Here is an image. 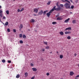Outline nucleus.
<instances>
[{
	"instance_id": "nucleus-31",
	"label": "nucleus",
	"mask_w": 79,
	"mask_h": 79,
	"mask_svg": "<svg viewBox=\"0 0 79 79\" xmlns=\"http://www.w3.org/2000/svg\"><path fill=\"white\" fill-rule=\"evenodd\" d=\"M44 43L45 45H47L48 43L47 42H44Z\"/></svg>"
},
{
	"instance_id": "nucleus-54",
	"label": "nucleus",
	"mask_w": 79,
	"mask_h": 79,
	"mask_svg": "<svg viewBox=\"0 0 79 79\" xmlns=\"http://www.w3.org/2000/svg\"><path fill=\"white\" fill-rule=\"evenodd\" d=\"M50 53H52V52H50Z\"/></svg>"
},
{
	"instance_id": "nucleus-2",
	"label": "nucleus",
	"mask_w": 79,
	"mask_h": 79,
	"mask_svg": "<svg viewBox=\"0 0 79 79\" xmlns=\"http://www.w3.org/2000/svg\"><path fill=\"white\" fill-rule=\"evenodd\" d=\"M52 10H53V11H54V10H56V11H59L61 10V7H59L58 8L56 9V6H54Z\"/></svg>"
},
{
	"instance_id": "nucleus-45",
	"label": "nucleus",
	"mask_w": 79,
	"mask_h": 79,
	"mask_svg": "<svg viewBox=\"0 0 79 79\" xmlns=\"http://www.w3.org/2000/svg\"><path fill=\"white\" fill-rule=\"evenodd\" d=\"M74 56H76L77 55V54H76V53H75V54H74Z\"/></svg>"
},
{
	"instance_id": "nucleus-58",
	"label": "nucleus",
	"mask_w": 79,
	"mask_h": 79,
	"mask_svg": "<svg viewBox=\"0 0 79 79\" xmlns=\"http://www.w3.org/2000/svg\"><path fill=\"white\" fill-rule=\"evenodd\" d=\"M75 79H78V78H75Z\"/></svg>"
},
{
	"instance_id": "nucleus-10",
	"label": "nucleus",
	"mask_w": 79,
	"mask_h": 79,
	"mask_svg": "<svg viewBox=\"0 0 79 79\" xmlns=\"http://www.w3.org/2000/svg\"><path fill=\"white\" fill-rule=\"evenodd\" d=\"M67 30H71V27L67 28L65 30V31H67Z\"/></svg>"
},
{
	"instance_id": "nucleus-14",
	"label": "nucleus",
	"mask_w": 79,
	"mask_h": 79,
	"mask_svg": "<svg viewBox=\"0 0 79 79\" xmlns=\"http://www.w3.org/2000/svg\"><path fill=\"white\" fill-rule=\"evenodd\" d=\"M59 34L61 35H63V34H64V33H63V31H60L59 32Z\"/></svg>"
},
{
	"instance_id": "nucleus-3",
	"label": "nucleus",
	"mask_w": 79,
	"mask_h": 79,
	"mask_svg": "<svg viewBox=\"0 0 79 79\" xmlns=\"http://www.w3.org/2000/svg\"><path fill=\"white\" fill-rule=\"evenodd\" d=\"M53 11V9H52L50 10V11L48 13H47L46 14V15H47L48 17V18L50 17V15H51V13H52Z\"/></svg>"
},
{
	"instance_id": "nucleus-49",
	"label": "nucleus",
	"mask_w": 79,
	"mask_h": 79,
	"mask_svg": "<svg viewBox=\"0 0 79 79\" xmlns=\"http://www.w3.org/2000/svg\"><path fill=\"white\" fill-rule=\"evenodd\" d=\"M67 2H68V3H69V4H70V2L69 1H68Z\"/></svg>"
},
{
	"instance_id": "nucleus-60",
	"label": "nucleus",
	"mask_w": 79,
	"mask_h": 79,
	"mask_svg": "<svg viewBox=\"0 0 79 79\" xmlns=\"http://www.w3.org/2000/svg\"><path fill=\"white\" fill-rule=\"evenodd\" d=\"M14 0V1H15V0Z\"/></svg>"
},
{
	"instance_id": "nucleus-43",
	"label": "nucleus",
	"mask_w": 79,
	"mask_h": 79,
	"mask_svg": "<svg viewBox=\"0 0 79 79\" xmlns=\"http://www.w3.org/2000/svg\"><path fill=\"white\" fill-rule=\"evenodd\" d=\"M42 50L43 52H44V51H45V49L43 48V49H42Z\"/></svg>"
},
{
	"instance_id": "nucleus-29",
	"label": "nucleus",
	"mask_w": 79,
	"mask_h": 79,
	"mask_svg": "<svg viewBox=\"0 0 79 79\" xmlns=\"http://www.w3.org/2000/svg\"><path fill=\"white\" fill-rule=\"evenodd\" d=\"M67 39L69 40L71 39V37H70V36H68L67 37Z\"/></svg>"
},
{
	"instance_id": "nucleus-40",
	"label": "nucleus",
	"mask_w": 79,
	"mask_h": 79,
	"mask_svg": "<svg viewBox=\"0 0 79 79\" xmlns=\"http://www.w3.org/2000/svg\"><path fill=\"white\" fill-rule=\"evenodd\" d=\"M35 78V77H33L31 78V79H34Z\"/></svg>"
},
{
	"instance_id": "nucleus-39",
	"label": "nucleus",
	"mask_w": 79,
	"mask_h": 79,
	"mask_svg": "<svg viewBox=\"0 0 79 79\" xmlns=\"http://www.w3.org/2000/svg\"><path fill=\"white\" fill-rule=\"evenodd\" d=\"M60 5L62 7H63V6H63V4H60Z\"/></svg>"
},
{
	"instance_id": "nucleus-21",
	"label": "nucleus",
	"mask_w": 79,
	"mask_h": 79,
	"mask_svg": "<svg viewBox=\"0 0 79 79\" xmlns=\"http://www.w3.org/2000/svg\"><path fill=\"white\" fill-rule=\"evenodd\" d=\"M47 11H48L47 10L44 11V12H43L44 15H45V14H46V12H47Z\"/></svg>"
},
{
	"instance_id": "nucleus-15",
	"label": "nucleus",
	"mask_w": 79,
	"mask_h": 79,
	"mask_svg": "<svg viewBox=\"0 0 79 79\" xmlns=\"http://www.w3.org/2000/svg\"><path fill=\"white\" fill-rule=\"evenodd\" d=\"M65 34H71V32L70 31H66L65 32Z\"/></svg>"
},
{
	"instance_id": "nucleus-62",
	"label": "nucleus",
	"mask_w": 79,
	"mask_h": 79,
	"mask_svg": "<svg viewBox=\"0 0 79 79\" xmlns=\"http://www.w3.org/2000/svg\"><path fill=\"white\" fill-rule=\"evenodd\" d=\"M2 0L4 1V0Z\"/></svg>"
},
{
	"instance_id": "nucleus-22",
	"label": "nucleus",
	"mask_w": 79,
	"mask_h": 79,
	"mask_svg": "<svg viewBox=\"0 0 79 79\" xmlns=\"http://www.w3.org/2000/svg\"><path fill=\"white\" fill-rule=\"evenodd\" d=\"M6 13L7 15H9V11H8V10H6Z\"/></svg>"
},
{
	"instance_id": "nucleus-46",
	"label": "nucleus",
	"mask_w": 79,
	"mask_h": 79,
	"mask_svg": "<svg viewBox=\"0 0 79 79\" xmlns=\"http://www.w3.org/2000/svg\"><path fill=\"white\" fill-rule=\"evenodd\" d=\"M70 2H71L72 3H73V0H69Z\"/></svg>"
},
{
	"instance_id": "nucleus-5",
	"label": "nucleus",
	"mask_w": 79,
	"mask_h": 79,
	"mask_svg": "<svg viewBox=\"0 0 79 79\" xmlns=\"http://www.w3.org/2000/svg\"><path fill=\"white\" fill-rule=\"evenodd\" d=\"M24 10V8H22V9H21V10H20V9H18L17 10L18 12H21V11H23Z\"/></svg>"
},
{
	"instance_id": "nucleus-18",
	"label": "nucleus",
	"mask_w": 79,
	"mask_h": 79,
	"mask_svg": "<svg viewBox=\"0 0 79 79\" xmlns=\"http://www.w3.org/2000/svg\"><path fill=\"white\" fill-rule=\"evenodd\" d=\"M25 77H27V76H28V73H27L26 72V73H25Z\"/></svg>"
},
{
	"instance_id": "nucleus-12",
	"label": "nucleus",
	"mask_w": 79,
	"mask_h": 79,
	"mask_svg": "<svg viewBox=\"0 0 79 79\" xmlns=\"http://www.w3.org/2000/svg\"><path fill=\"white\" fill-rule=\"evenodd\" d=\"M74 73H73V72H70V75L71 76H72L73 75H74Z\"/></svg>"
},
{
	"instance_id": "nucleus-47",
	"label": "nucleus",
	"mask_w": 79,
	"mask_h": 79,
	"mask_svg": "<svg viewBox=\"0 0 79 79\" xmlns=\"http://www.w3.org/2000/svg\"><path fill=\"white\" fill-rule=\"evenodd\" d=\"M79 77V75H78L76 76V77Z\"/></svg>"
},
{
	"instance_id": "nucleus-28",
	"label": "nucleus",
	"mask_w": 79,
	"mask_h": 79,
	"mask_svg": "<svg viewBox=\"0 0 79 79\" xmlns=\"http://www.w3.org/2000/svg\"><path fill=\"white\" fill-rule=\"evenodd\" d=\"M6 61L5 59H3L2 60V63H5Z\"/></svg>"
},
{
	"instance_id": "nucleus-38",
	"label": "nucleus",
	"mask_w": 79,
	"mask_h": 79,
	"mask_svg": "<svg viewBox=\"0 0 79 79\" xmlns=\"http://www.w3.org/2000/svg\"><path fill=\"white\" fill-rule=\"evenodd\" d=\"M46 75L47 76H49V75H50V73H47Z\"/></svg>"
},
{
	"instance_id": "nucleus-1",
	"label": "nucleus",
	"mask_w": 79,
	"mask_h": 79,
	"mask_svg": "<svg viewBox=\"0 0 79 79\" xmlns=\"http://www.w3.org/2000/svg\"><path fill=\"white\" fill-rule=\"evenodd\" d=\"M64 6L66 9H71V4L68 3H66L64 5Z\"/></svg>"
},
{
	"instance_id": "nucleus-7",
	"label": "nucleus",
	"mask_w": 79,
	"mask_h": 79,
	"mask_svg": "<svg viewBox=\"0 0 79 79\" xmlns=\"http://www.w3.org/2000/svg\"><path fill=\"white\" fill-rule=\"evenodd\" d=\"M42 14H43V10H42L40 11L38 13L39 15H42Z\"/></svg>"
},
{
	"instance_id": "nucleus-30",
	"label": "nucleus",
	"mask_w": 79,
	"mask_h": 79,
	"mask_svg": "<svg viewBox=\"0 0 79 79\" xmlns=\"http://www.w3.org/2000/svg\"><path fill=\"white\" fill-rule=\"evenodd\" d=\"M52 24H56V23L55 22H53L52 23Z\"/></svg>"
},
{
	"instance_id": "nucleus-41",
	"label": "nucleus",
	"mask_w": 79,
	"mask_h": 79,
	"mask_svg": "<svg viewBox=\"0 0 79 79\" xmlns=\"http://www.w3.org/2000/svg\"><path fill=\"white\" fill-rule=\"evenodd\" d=\"M75 2H76V3H77V2H78V0H76L75 1Z\"/></svg>"
},
{
	"instance_id": "nucleus-13",
	"label": "nucleus",
	"mask_w": 79,
	"mask_h": 79,
	"mask_svg": "<svg viewBox=\"0 0 79 79\" xmlns=\"http://www.w3.org/2000/svg\"><path fill=\"white\" fill-rule=\"evenodd\" d=\"M20 26L19 27L20 29H21L23 27V24H21Z\"/></svg>"
},
{
	"instance_id": "nucleus-57",
	"label": "nucleus",
	"mask_w": 79,
	"mask_h": 79,
	"mask_svg": "<svg viewBox=\"0 0 79 79\" xmlns=\"http://www.w3.org/2000/svg\"><path fill=\"white\" fill-rule=\"evenodd\" d=\"M0 22H2V21H1V19H0Z\"/></svg>"
},
{
	"instance_id": "nucleus-6",
	"label": "nucleus",
	"mask_w": 79,
	"mask_h": 79,
	"mask_svg": "<svg viewBox=\"0 0 79 79\" xmlns=\"http://www.w3.org/2000/svg\"><path fill=\"white\" fill-rule=\"evenodd\" d=\"M38 11H39V10L37 8H35L34 9V12L35 13H37V12H38Z\"/></svg>"
},
{
	"instance_id": "nucleus-25",
	"label": "nucleus",
	"mask_w": 79,
	"mask_h": 79,
	"mask_svg": "<svg viewBox=\"0 0 79 79\" xmlns=\"http://www.w3.org/2000/svg\"><path fill=\"white\" fill-rule=\"evenodd\" d=\"M19 75L17 74L16 76V78H19Z\"/></svg>"
},
{
	"instance_id": "nucleus-35",
	"label": "nucleus",
	"mask_w": 79,
	"mask_h": 79,
	"mask_svg": "<svg viewBox=\"0 0 79 79\" xmlns=\"http://www.w3.org/2000/svg\"><path fill=\"white\" fill-rule=\"evenodd\" d=\"M8 62L9 63H11V60H8Z\"/></svg>"
},
{
	"instance_id": "nucleus-32",
	"label": "nucleus",
	"mask_w": 79,
	"mask_h": 79,
	"mask_svg": "<svg viewBox=\"0 0 79 79\" xmlns=\"http://www.w3.org/2000/svg\"><path fill=\"white\" fill-rule=\"evenodd\" d=\"M7 31L8 32H10V29L9 28H8L7 29Z\"/></svg>"
},
{
	"instance_id": "nucleus-17",
	"label": "nucleus",
	"mask_w": 79,
	"mask_h": 79,
	"mask_svg": "<svg viewBox=\"0 0 79 79\" xmlns=\"http://www.w3.org/2000/svg\"><path fill=\"white\" fill-rule=\"evenodd\" d=\"M60 59H62L63 58V56L62 55H60Z\"/></svg>"
},
{
	"instance_id": "nucleus-36",
	"label": "nucleus",
	"mask_w": 79,
	"mask_h": 79,
	"mask_svg": "<svg viewBox=\"0 0 79 79\" xmlns=\"http://www.w3.org/2000/svg\"><path fill=\"white\" fill-rule=\"evenodd\" d=\"M50 3H51L50 2H48L47 3V5H50Z\"/></svg>"
},
{
	"instance_id": "nucleus-26",
	"label": "nucleus",
	"mask_w": 79,
	"mask_h": 79,
	"mask_svg": "<svg viewBox=\"0 0 79 79\" xmlns=\"http://www.w3.org/2000/svg\"><path fill=\"white\" fill-rule=\"evenodd\" d=\"M74 7V6L72 5L71 6V7H70V9H73Z\"/></svg>"
},
{
	"instance_id": "nucleus-37",
	"label": "nucleus",
	"mask_w": 79,
	"mask_h": 79,
	"mask_svg": "<svg viewBox=\"0 0 79 79\" xmlns=\"http://www.w3.org/2000/svg\"><path fill=\"white\" fill-rule=\"evenodd\" d=\"M31 66H34V64L32 63H31Z\"/></svg>"
},
{
	"instance_id": "nucleus-42",
	"label": "nucleus",
	"mask_w": 79,
	"mask_h": 79,
	"mask_svg": "<svg viewBox=\"0 0 79 79\" xmlns=\"http://www.w3.org/2000/svg\"><path fill=\"white\" fill-rule=\"evenodd\" d=\"M58 3H59L58 2H57V3H56V5H57V6H58Z\"/></svg>"
},
{
	"instance_id": "nucleus-16",
	"label": "nucleus",
	"mask_w": 79,
	"mask_h": 79,
	"mask_svg": "<svg viewBox=\"0 0 79 79\" xmlns=\"http://www.w3.org/2000/svg\"><path fill=\"white\" fill-rule=\"evenodd\" d=\"M31 21H30L31 23H34V22H35V20L34 19H31Z\"/></svg>"
},
{
	"instance_id": "nucleus-61",
	"label": "nucleus",
	"mask_w": 79,
	"mask_h": 79,
	"mask_svg": "<svg viewBox=\"0 0 79 79\" xmlns=\"http://www.w3.org/2000/svg\"><path fill=\"white\" fill-rule=\"evenodd\" d=\"M60 79H62V78H60Z\"/></svg>"
},
{
	"instance_id": "nucleus-34",
	"label": "nucleus",
	"mask_w": 79,
	"mask_h": 79,
	"mask_svg": "<svg viewBox=\"0 0 79 79\" xmlns=\"http://www.w3.org/2000/svg\"><path fill=\"white\" fill-rule=\"evenodd\" d=\"M49 49V46H48L46 47V49Z\"/></svg>"
},
{
	"instance_id": "nucleus-20",
	"label": "nucleus",
	"mask_w": 79,
	"mask_h": 79,
	"mask_svg": "<svg viewBox=\"0 0 79 79\" xmlns=\"http://www.w3.org/2000/svg\"><path fill=\"white\" fill-rule=\"evenodd\" d=\"M5 26H8V22H6V23L5 24Z\"/></svg>"
},
{
	"instance_id": "nucleus-4",
	"label": "nucleus",
	"mask_w": 79,
	"mask_h": 79,
	"mask_svg": "<svg viewBox=\"0 0 79 79\" xmlns=\"http://www.w3.org/2000/svg\"><path fill=\"white\" fill-rule=\"evenodd\" d=\"M3 10H0V16L1 18L3 17Z\"/></svg>"
},
{
	"instance_id": "nucleus-19",
	"label": "nucleus",
	"mask_w": 79,
	"mask_h": 79,
	"mask_svg": "<svg viewBox=\"0 0 79 79\" xmlns=\"http://www.w3.org/2000/svg\"><path fill=\"white\" fill-rule=\"evenodd\" d=\"M76 20H73L72 21V23H73V24L76 23Z\"/></svg>"
},
{
	"instance_id": "nucleus-44",
	"label": "nucleus",
	"mask_w": 79,
	"mask_h": 79,
	"mask_svg": "<svg viewBox=\"0 0 79 79\" xmlns=\"http://www.w3.org/2000/svg\"><path fill=\"white\" fill-rule=\"evenodd\" d=\"M3 19H6V17H5V16H4L3 17Z\"/></svg>"
},
{
	"instance_id": "nucleus-59",
	"label": "nucleus",
	"mask_w": 79,
	"mask_h": 79,
	"mask_svg": "<svg viewBox=\"0 0 79 79\" xmlns=\"http://www.w3.org/2000/svg\"><path fill=\"white\" fill-rule=\"evenodd\" d=\"M3 24H4H4H5L3 23Z\"/></svg>"
},
{
	"instance_id": "nucleus-23",
	"label": "nucleus",
	"mask_w": 79,
	"mask_h": 79,
	"mask_svg": "<svg viewBox=\"0 0 79 79\" xmlns=\"http://www.w3.org/2000/svg\"><path fill=\"white\" fill-rule=\"evenodd\" d=\"M23 38H24V39H26V36L25 35H23Z\"/></svg>"
},
{
	"instance_id": "nucleus-48",
	"label": "nucleus",
	"mask_w": 79,
	"mask_h": 79,
	"mask_svg": "<svg viewBox=\"0 0 79 79\" xmlns=\"http://www.w3.org/2000/svg\"><path fill=\"white\" fill-rule=\"evenodd\" d=\"M58 16H59L58 15H56V18H57L58 17Z\"/></svg>"
},
{
	"instance_id": "nucleus-24",
	"label": "nucleus",
	"mask_w": 79,
	"mask_h": 79,
	"mask_svg": "<svg viewBox=\"0 0 79 79\" xmlns=\"http://www.w3.org/2000/svg\"><path fill=\"white\" fill-rule=\"evenodd\" d=\"M19 36L20 38H22V37H23V35H22V34H20Z\"/></svg>"
},
{
	"instance_id": "nucleus-52",
	"label": "nucleus",
	"mask_w": 79,
	"mask_h": 79,
	"mask_svg": "<svg viewBox=\"0 0 79 79\" xmlns=\"http://www.w3.org/2000/svg\"><path fill=\"white\" fill-rule=\"evenodd\" d=\"M68 1V0H65V2H67Z\"/></svg>"
},
{
	"instance_id": "nucleus-9",
	"label": "nucleus",
	"mask_w": 79,
	"mask_h": 79,
	"mask_svg": "<svg viewBox=\"0 0 79 79\" xmlns=\"http://www.w3.org/2000/svg\"><path fill=\"white\" fill-rule=\"evenodd\" d=\"M70 19L69 18L67 19H66L64 21V23H68V21H69V20Z\"/></svg>"
},
{
	"instance_id": "nucleus-55",
	"label": "nucleus",
	"mask_w": 79,
	"mask_h": 79,
	"mask_svg": "<svg viewBox=\"0 0 79 79\" xmlns=\"http://www.w3.org/2000/svg\"><path fill=\"white\" fill-rule=\"evenodd\" d=\"M56 53H58V52L57 51V52H56Z\"/></svg>"
},
{
	"instance_id": "nucleus-51",
	"label": "nucleus",
	"mask_w": 79,
	"mask_h": 79,
	"mask_svg": "<svg viewBox=\"0 0 79 79\" xmlns=\"http://www.w3.org/2000/svg\"><path fill=\"white\" fill-rule=\"evenodd\" d=\"M34 16H37V15H36V14H34Z\"/></svg>"
},
{
	"instance_id": "nucleus-33",
	"label": "nucleus",
	"mask_w": 79,
	"mask_h": 79,
	"mask_svg": "<svg viewBox=\"0 0 79 79\" xmlns=\"http://www.w3.org/2000/svg\"><path fill=\"white\" fill-rule=\"evenodd\" d=\"M13 32H16V30L15 29H14L13 30Z\"/></svg>"
},
{
	"instance_id": "nucleus-56",
	"label": "nucleus",
	"mask_w": 79,
	"mask_h": 79,
	"mask_svg": "<svg viewBox=\"0 0 79 79\" xmlns=\"http://www.w3.org/2000/svg\"><path fill=\"white\" fill-rule=\"evenodd\" d=\"M2 8V6H0V8Z\"/></svg>"
},
{
	"instance_id": "nucleus-8",
	"label": "nucleus",
	"mask_w": 79,
	"mask_h": 79,
	"mask_svg": "<svg viewBox=\"0 0 79 79\" xmlns=\"http://www.w3.org/2000/svg\"><path fill=\"white\" fill-rule=\"evenodd\" d=\"M63 19L61 17H58L57 18V20H58V21H60V20H62Z\"/></svg>"
},
{
	"instance_id": "nucleus-50",
	"label": "nucleus",
	"mask_w": 79,
	"mask_h": 79,
	"mask_svg": "<svg viewBox=\"0 0 79 79\" xmlns=\"http://www.w3.org/2000/svg\"><path fill=\"white\" fill-rule=\"evenodd\" d=\"M62 2H65V1H64V0H62Z\"/></svg>"
},
{
	"instance_id": "nucleus-11",
	"label": "nucleus",
	"mask_w": 79,
	"mask_h": 79,
	"mask_svg": "<svg viewBox=\"0 0 79 79\" xmlns=\"http://www.w3.org/2000/svg\"><path fill=\"white\" fill-rule=\"evenodd\" d=\"M32 69L33 71H37V70L36 68H32Z\"/></svg>"
},
{
	"instance_id": "nucleus-27",
	"label": "nucleus",
	"mask_w": 79,
	"mask_h": 79,
	"mask_svg": "<svg viewBox=\"0 0 79 79\" xmlns=\"http://www.w3.org/2000/svg\"><path fill=\"white\" fill-rule=\"evenodd\" d=\"M19 43L20 44H23V40H21L19 41Z\"/></svg>"
},
{
	"instance_id": "nucleus-53",
	"label": "nucleus",
	"mask_w": 79,
	"mask_h": 79,
	"mask_svg": "<svg viewBox=\"0 0 79 79\" xmlns=\"http://www.w3.org/2000/svg\"><path fill=\"white\" fill-rule=\"evenodd\" d=\"M70 14H72V13H73V12H70Z\"/></svg>"
}]
</instances>
